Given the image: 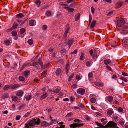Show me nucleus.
I'll use <instances>...</instances> for the list:
<instances>
[{"mask_svg":"<svg viewBox=\"0 0 128 128\" xmlns=\"http://www.w3.org/2000/svg\"><path fill=\"white\" fill-rule=\"evenodd\" d=\"M85 58V57L84 56V54L83 53H81V56H80V59L81 60H84Z\"/></svg>","mask_w":128,"mask_h":128,"instance_id":"nucleus-39","label":"nucleus"},{"mask_svg":"<svg viewBox=\"0 0 128 128\" xmlns=\"http://www.w3.org/2000/svg\"><path fill=\"white\" fill-rule=\"evenodd\" d=\"M93 76V73L92 72H89L88 74V78H92Z\"/></svg>","mask_w":128,"mask_h":128,"instance_id":"nucleus-43","label":"nucleus"},{"mask_svg":"<svg viewBox=\"0 0 128 128\" xmlns=\"http://www.w3.org/2000/svg\"><path fill=\"white\" fill-rule=\"evenodd\" d=\"M73 115L72 113L70 112L69 113H68V114L66 115V117H70L72 115Z\"/></svg>","mask_w":128,"mask_h":128,"instance_id":"nucleus-49","label":"nucleus"},{"mask_svg":"<svg viewBox=\"0 0 128 128\" xmlns=\"http://www.w3.org/2000/svg\"><path fill=\"white\" fill-rule=\"evenodd\" d=\"M124 120H120L119 121V123L122 126H123L124 124Z\"/></svg>","mask_w":128,"mask_h":128,"instance_id":"nucleus-38","label":"nucleus"},{"mask_svg":"<svg viewBox=\"0 0 128 128\" xmlns=\"http://www.w3.org/2000/svg\"><path fill=\"white\" fill-rule=\"evenodd\" d=\"M67 33H66V32H65L63 38V40L65 41L67 39Z\"/></svg>","mask_w":128,"mask_h":128,"instance_id":"nucleus-27","label":"nucleus"},{"mask_svg":"<svg viewBox=\"0 0 128 128\" xmlns=\"http://www.w3.org/2000/svg\"><path fill=\"white\" fill-rule=\"evenodd\" d=\"M47 74L46 71L44 70V71L42 73L41 75L43 77H45Z\"/></svg>","mask_w":128,"mask_h":128,"instance_id":"nucleus-28","label":"nucleus"},{"mask_svg":"<svg viewBox=\"0 0 128 128\" xmlns=\"http://www.w3.org/2000/svg\"><path fill=\"white\" fill-rule=\"evenodd\" d=\"M29 74L30 72L28 70L25 71L24 72V76L26 77H27Z\"/></svg>","mask_w":128,"mask_h":128,"instance_id":"nucleus-25","label":"nucleus"},{"mask_svg":"<svg viewBox=\"0 0 128 128\" xmlns=\"http://www.w3.org/2000/svg\"><path fill=\"white\" fill-rule=\"evenodd\" d=\"M95 9L94 8L93 6H92L91 8V10L92 13V14H94V13Z\"/></svg>","mask_w":128,"mask_h":128,"instance_id":"nucleus-57","label":"nucleus"},{"mask_svg":"<svg viewBox=\"0 0 128 128\" xmlns=\"http://www.w3.org/2000/svg\"><path fill=\"white\" fill-rule=\"evenodd\" d=\"M122 31L124 34H127L128 32V27L126 26H124L122 29Z\"/></svg>","mask_w":128,"mask_h":128,"instance_id":"nucleus-8","label":"nucleus"},{"mask_svg":"<svg viewBox=\"0 0 128 128\" xmlns=\"http://www.w3.org/2000/svg\"><path fill=\"white\" fill-rule=\"evenodd\" d=\"M124 22V20L123 18L118 19L117 21V24L119 27H121L123 26Z\"/></svg>","mask_w":128,"mask_h":128,"instance_id":"nucleus-2","label":"nucleus"},{"mask_svg":"<svg viewBox=\"0 0 128 128\" xmlns=\"http://www.w3.org/2000/svg\"><path fill=\"white\" fill-rule=\"evenodd\" d=\"M40 120L39 118L36 119L32 118L29 120L25 124V126L26 128H29L30 127L35 125H39L40 123Z\"/></svg>","mask_w":128,"mask_h":128,"instance_id":"nucleus-1","label":"nucleus"},{"mask_svg":"<svg viewBox=\"0 0 128 128\" xmlns=\"http://www.w3.org/2000/svg\"><path fill=\"white\" fill-rule=\"evenodd\" d=\"M76 123H74L70 125V127L71 128H76L77 127Z\"/></svg>","mask_w":128,"mask_h":128,"instance_id":"nucleus-30","label":"nucleus"},{"mask_svg":"<svg viewBox=\"0 0 128 128\" xmlns=\"http://www.w3.org/2000/svg\"><path fill=\"white\" fill-rule=\"evenodd\" d=\"M48 96V95L47 93L44 94L41 96L40 99V100H42L43 99L46 98L47 96Z\"/></svg>","mask_w":128,"mask_h":128,"instance_id":"nucleus-19","label":"nucleus"},{"mask_svg":"<svg viewBox=\"0 0 128 128\" xmlns=\"http://www.w3.org/2000/svg\"><path fill=\"white\" fill-rule=\"evenodd\" d=\"M10 89H12L11 84L5 85L4 86L3 88V89L4 90H6Z\"/></svg>","mask_w":128,"mask_h":128,"instance_id":"nucleus-12","label":"nucleus"},{"mask_svg":"<svg viewBox=\"0 0 128 128\" xmlns=\"http://www.w3.org/2000/svg\"><path fill=\"white\" fill-rule=\"evenodd\" d=\"M12 34L13 36H16L17 34V32L16 31L14 30L12 32Z\"/></svg>","mask_w":128,"mask_h":128,"instance_id":"nucleus-34","label":"nucleus"},{"mask_svg":"<svg viewBox=\"0 0 128 128\" xmlns=\"http://www.w3.org/2000/svg\"><path fill=\"white\" fill-rule=\"evenodd\" d=\"M74 74H73L71 75L70 76H69L68 78V81H70L71 80L73 76H74Z\"/></svg>","mask_w":128,"mask_h":128,"instance_id":"nucleus-62","label":"nucleus"},{"mask_svg":"<svg viewBox=\"0 0 128 128\" xmlns=\"http://www.w3.org/2000/svg\"><path fill=\"white\" fill-rule=\"evenodd\" d=\"M123 40L124 41L125 44L126 46H128V37L124 38L123 39Z\"/></svg>","mask_w":128,"mask_h":128,"instance_id":"nucleus-15","label":"nucleus"},{"mask_svg":"<svg viewBox=\"0 0 128 128\" xmlns=\"http://www.w3.org/2000/svg\"><path fill=\"white\" fill-rule=\"evenodd\" d=\"M46 14L47 16L48 17L52 16V14L51 12L48 11L46 12Z\"/></svg>","mask_w":128,"mask_h":128,"instance_id":"nucleus-41","label":"nucleus"},{"mask_svg":"<svg viewBox=\"0 0 128 128\" xmlns=\"http://www.w3.org/2000/svg\"><path fill=\"white\" fill-rule=\"evenodd\" d=\"M113 112V111L111 110H108L107 112L109 116H111Z\"/></svg>","mask_w":128,"mask_h":128,"instance_id":"nucleus-33","label":"nucleus"},{"mask_svg":"<svg viewBox=\"0 0 128 128\" xmlns=\"http://www.w3.org/2000/svg\"><path fill=\"white\" fill-rule=\"evenodd\" d=\"M68 40L66 44L68 45V49H69L72 44L74 42V38H72L68 39Z\"/></svg>","mask_w":128,"mask_h":128,"instance_id":"nucleus-6","label":"nucleus"},{"mask_svg":"<svg viewBox=\"0 0 128 128\" xmlns=\"http://www.w3.org/2000/svg\"><path fill=\"white\" fill-rule=\"evenodd\" d=\"M64 8L67 9L69 12H73L74 10V8H71L68 7H64Z\"/></svg>","mask_w":128,"mask_h":128,"instance_id":"nucleus-14","label":"nucleus"},{"mask_svg":"<svg viewBox=\"0 0 128 128\" xmlns=\"http://www.w3.org/2000/svg\"><path fill=\"white\" fill-rule=\"evenodd\" d=\"M60 5L62 6H67L68 5L67 4L64 3L63 2H60Z\"/></svg>","mask_w":128,"mask_h":128,"instance_id":"nucleus-56","label":"nucleus"},{"mask_svg":"<svg viewBox=\"0 0 128 128\" xmlns=\"http://www.w3.org/2000/svg\"><path fill=\"white\" fill-rule=\"evenodd\" d=\"M84 118L87 120H90V119L89 116L86 115L84 116Z\"/></svg>","mask_w":128,"mask_h":128,"instance_id":"nucleus-55","label":"nucleus"},{"mask_svg":"<svg viewBox=\"0 0 128 128\" xmlns=\"http://www.w3.org/2000/svg\"><path fill=\"white\" fill-rule=\"evenodd\" d=\"M28 42L30 45H32L33 43V41L32 39H30L28 40Z\"/></svg>","mask_w":128,"mask_h":128,"instance_id":"nucleus-45","label":"nucleus"},{"mask_svg":"<svg viewBox=\"0 0 128 128\" xmlns=\"http://www.w3.org/2000/svg\"><path fill=\"white\" fill-rule=\"evenodd\" d=\"M123 2H118L116 4V6L121 7L123 4Z\"/></svg>","mask_w":128,"mask_h":128,"instance_id":"nucleus-24","label":"nucleus"},{"mask_svg":"<svg viewBox=\"0 0 128 128\" xmlns=\"http://www.w3.org/2000/svg\"><path fill=\"white\" fill-rule=\"evenodd\" d=\"M113 12L112 11L109 12L106 14V15L108 16H111Z\"/></svg>","mask_w":128,"mask_h":128,"instance_id":"nucleus-51","label":"nucleus"},{"mask_svg":"<svg viewBox=\"0 0 128 128\" xmlns=\"http://www.w3.org/2000/svg\"><path fill=\"white\" fill-rule=\"evenodd\" d=\"M77 105L80 107L82 108H84L85 107L80 102L77 103Z\"/></svg>","mask_w":128,"mask_h":128,"instance_id":"nucleus-35","label":"nucleus"},{"mask_svg":"<svg viewBox=\"0 0 128 128\" xmlns=\"http://www.w3.org/2000/svg\"><path fill=\"white\" fill-rule=\"evenodd\" d=\"M35 3L38 6V7L40 5L41 2L40 0H37L35 2Z\"/></svg>","mask_w":128,"mask_h":128,"instance_id":"nucleus-47","label":"nucleus"},{"mask_svg":"<svg viewBox=\"0 0 128 128\" xmlns=\"http://www.w3.org/2000/svg\"><path fill=\"white\" fill-rule=\"evenodd\" d=\"M115 125H116V123L110 121L105 126L106 128H112Z\"/></svg>","mask_w":128,"mask_h":128,"instance_id":"nucleus-3","label":"nucleus"},{"mask_svg":"<svg viewBox=\"0 0 128 128\" xmlns=\"http://www.w3.org/2000/svg\"><path fill=\"white\" fill-rule=\"evenodd\" d=\"M30 112H28L24 114V116L26 118L28 117L30 114Z\"/></svg>","mask_w":128,"mask_h":128,"instance_id":"nucleus-58","label":"nucleus"},{"mask_svg":"<svg viewBox=\"0 0 128 128\" xmlns=\"http://www.w3.org/2000/svg\"><path fill=\"white\" fill-rule=\"evenodd\" d=\"M61 72V69L59 68L57 69L56 72V76L60 74Z\"/></svg>","mask_w":128,"mask_h":128,"instance_id":"nucleus-17","label":"nucleus"},{"mask_svg":"<svg viewBox=\"0 0 128 128\" xmlns=\"http://www.w3.org/2000/svg\"><path fill=\"white\" fill-rule=\"evenodd\" d=\"M5 44L7 45H9L10 43V41L9 40H6L4 41Z\"/></svg>","mask_w":128,"mask_h":128,"instance_id":"nucleus-44","label":"nucleus"},{"mask_svg":"<svg viewBox=\"0 0 128 128\" xmlns=\"http://www.w3.org/2000/svg\"><path fill=\"white\" fill-rule=\"evenodd\" d=\"M92 62H86V64L88 66H90L92 64Z\"/></svg>","mask_w":128,"mask_h":128,"instance_id":"nucleus-40","label":"nucleus"},{"mask_svg":"<svg viewBox=\"0 0 128 128\" xmlns=\"http://www.w3.org/2000/svg\"><path fill=\"white\" fill-rule=\"evenodd\" d=\"M90 100L92 103H94L96 102V99L93 98H90Z\"/></svg>","mask_w":128,"mask_h":128,"instance_id":"nucleus-46","label":"nucleus"},{"mask_svg":"<svg viewBox=\"0 0 128 128\" xmlns=\"http://www.w3.org/2000/svg\"><path fill=\"white\" fill-rule=\"evenodd\" d=\"M60 53L62 56L64 55L66 53V50L64 49H62L60 50Z\"/></svg>","mask_w":128,"mask_h":128,"instance_id":"nucleus-32","label":"nucleus"},{"mask_svg":"<svg viewBox=\"0 0 128 128\" xmlns=\"http://www.w3.org/2000/svg\"><path fill=\"white\" fill-rule=\"evenodd\" d=\"M20 32V34H22L21 36L22 38L24 37L26 34V32H25V30L24 28H21Z\"/></svg>","mask_w":128,"mask_h":128,"instance_id":"nucleus-10","label":"nucleus"},{"mask_svg":"<svg viewBox=\"0 0 128 128\" xmlns=\"http://www.w3.org/2000/svg\"><path fill=\"white\" fill-rule=\"evenodd\" d=\"M74 121L75 122H81V120L78 119H76L74 120Z\"/></svg>","mask_w":128,"mask_h":128,"instance_id":"nucleus-60","label":"nucleus"},{"mask_svg":"<svg viewBox=\"0 0 128 128\" xmlns=\"http://www.w3.org/2000/svg\"><path fill=\"white\" fill-rule=\"evenodd\" d=\"M118 110L119 112H123V110L122 108L119 107L118 108Z\"/></svg>","mask_w":128,"mask_h":128,"instance_id":"nucleus-50","label":"nucleus"},{"mask_svg":"<svg viewBox=\"0 0 128 128\" xmlns=\"http://www.w3.org/2000/svg\"><path fill=\"white\" fill-rule=\"evenodd\" d=\"M120 78V79H121L122 80V81H124L126 82H127L128 80L126 78H124L123 77H121Z\"/></svg>","mask_w":128,"mask_h":128,"instance_id":"nucleus-54","label":"nucleus"},{"mask_svg":"<svg viewBox=\"0 0 128 128\" xmlns=\"http://www.w3.org/2000/svg\"><path fill=\"white\" fill-rule=\"evenodd\" d=\"M24 15L22 13H20L16 15V18H22L24 17Z\"/></svg>","mask_w":128,"mask_h":128,"instance_id":"nucleus-22","label":"nucleus"},{"mask_svg":"<svg viewBox=\"0 0 128 128\" xmlns=\"http://www.w3.org/2000/svg\"><path fill=\"white\" fill-rule=\"evenodd\" d=\"M70 27L68 26H67V27H66V30H65V32L67 33H68V30H69L70 29Z\"/></svg>","mask_w":128,"mask_h":128,"instance_id":"nucleus-63","label":"nucleus"},{"mask_svg":"<svg viewBox=\"0 0 128 128\" xmlns=\"http://www.w3.org/2000/svg\"><path fill=\"white\" fill-rule=\"evenodd\" d=\"M32 98V96L30 93L28 94L26 96V98L27 100H30Z\"/></svg>","mask_w":128,"mask_h":128,"instance_id":"nucleus-18","label":"nucleus"},{"mask_svg":"<svg viewBox=\"0 0 128 128\" xmlns=\"http://www.w3.org/2000/svg\"><path fill=\"white\" fill-rule=\"evenodd\" d=\"M42 125L44 126H46L48 125L47 123L45 121H44L42 122Z\"/></svg>","mask_w":128,"mask_h":128,"instance_id":"nucleus-52","label":"nucleus"},{"mask_svg":"<svg viewBox=\"0 0 128 128\" xmlns=\"http://www.w3.org/2000/svg\"><path fill=\"white\" fill-rule=\"evenodd\" d=\"M36 21L33 20L30 21L29 24L30 26H32L35 25L36 24Z\"/></svg>","mask_w":128,"mask_h":128,"instance_id":"nucleus-13","label":"nucleus"},{"mask_svg":"<svg viewBox=\"0 0 128 128\" xmlns=\"http://www.w3.org/2000/svg\"><path fill=\"white\" fill-rule=\"evenodd\" d=\"M98 86L102 87L104 86V84L102 82H99Z\"/></svg>","mask_w":128,"mask_h":128,"instance_id":"nucleus-64","label":"nucleus"},{"mask_svg":"<svg viewBox=\"0 0 128 128\" xmlns=\"http://www.w3.org/2000/svg\"><path fill=\"white\" fill-rule=\"evenodd\" d=\"M60 90V89L58 88H56V89L54 90V92L55 93H58L59 92Z\"/></svg>","mask_w":128,"mask_h":128,"instance_id":"nucleus-53","label":"nucleus"},{"mask_svg":"<svg viewBox=\"0 0 128 128\" xmlns=\"http://www.w3.org/2000/svg\"><path fill=\"white\" fill-rule=\"evenodd\" d=\"M12 100L14 102H16L17 101L18 98L15 96H12Z\"/></svg>","mask_w":128,"mask_h":128,"instance_id":"nucleus-29","label":"nucleus"},{"mask_svg":"<svg viewBox=\"0 0 128 128\" xmlns=\"http://www.w3.org/2000/svg\"><path fill=\"white\" fill-rule=\"evenodd\" d=\"M96 22V21L95 20H93L92 21L90 26L91 28H93L94 27Z\"/></svg>","mask_w":128,"mask_h":128,"instance_id":"nucleus-23","label":"nucleus"},{"mask_svg":"<svg viewBox=\"0 0 128 128\" xmlns=\"http://www.w3.org/2000/svg\"><path fill=\"white\" fill-rule=\"evenodd\" d=\"M18 26V24H16L15 22H14V24L12 28L13 30L16 28Z\"/></svg>","mask_w":128,"mask_h":128,"instance_id":"nucleus-36","label":"nucleus"},{"mask_svg":"<svg viewBox=\"0 0 128 128\" xmlns=\"http://www.w3.org/2000/svg\"><path fill=\"white\" fill-rule=\"evenodd\" d=\"M85 91V89L80 88L77 90V92L78 93L80 94L81 95H83L84 94Z\"/></svg>","mask_w":128,"mask_h":128,"instance_id":"nucleus-7","label":"nucleus"},{"mask_svg":"<svg viewBox=\"0 0 128 128\" xmlns=\"http://www.w3.org/2000/svg\"><path fill=\"white\" fill-rule=\"evenodd\" d=\"M39 63L40 65V66L41 67V69L42 70H43L44 68H46L47 66L49 64H45L44 65V66L42 62V61H39Z\"/></svg>","mask_w":128,"mask_h":128,"instance_id":"nucleus-11","label":"nucleus"},{"mask_svg":"<svg viewBox=\"0 0 128 128\" xmlns=\"http://www.w3.org/2000/svg\"><path fill=\"white\" fill-rule=\"evenodd\" d=\"M35 66L34 62H29L23 64L22 66V68H24L25 66Z\"/></svg>","mask_w":128,"mask_h":128,"instance_id":"nucleus-5","label":"nucleus"},{"mask_svg":"<svg viewBox=\"0 0 128 128\" xmlns=\"http://www.w3.org/2000/svg\"><path fill=\"white\" fill-rule=\"evenodd\" d=\"M9 97V96L8 94H5L2 96V98L3 99H5L8 98Z\"/></svg>","mask_w":128,"mask_h":128,"instance_id":"nucleus-48","label":"nucleus"},{"mask_svg":"<svg viewBox=\"0 0 128 128\" xmlns=\"http://www.w3.org/2000/svg\"><path fill=\"white\" fill-rule=\"evenodd\" d=\"M20 85L18 84H14L13 85H11V88L14 89L19 87Z\"/></svg>","mask_w":128,"mask_h":128,"instance_id":"nucleus-21","label":"nucleus"},{"mask_svg":"<svg viewBox=\"0 0 128 128\" xmlns=\"http://www.w3.org/2000/svg\"><path fill=\"white\" fill-rule=\"evenodd\" d=\"M65 68L66 74L67 75L70 68V64H67L65 66Z\"/></svg>","mask_w":128,"mask_h":128,"instance_id":"nucleus-9","label":"nucleus"},{"mask_svg":"<svg viewBox=\"0 0 128 128\" xmlns=\"http://www.w3.org/2000/svg\"><path fill=\"white\" fill-rule=\"evenodd\" d=\"M110 62V60L109 59L106 60L104 61V63L106 65L108 64Z\"/></svg>","mask_w":128,"mask_h":128,"instance_id":"nucleus-31","label":"nucleus"},{"mask_svg":"<svg viewBox=\"0 0 128 128\" xmlns=\"http://www.w3.org/2000/svg\"><path fill=\"white\" fill-rule=\"evenodd\" d=\"M24 94V92L22 91H20L17 92L16 94V95L18 96H22Z\"/></svg>","mask_w":128,"mask_h":128,"instance_id":"nucleus-20","label":"nucleus"},{"mask_svg":"<svg viewBox=\"0 0 128 128\" xmlns=\"http://www.w3.org/2000/svg\"><path fill=\"white\" fill-rule=\"evenodd\" d=\"M25 79L24 78V77L22 76H20L18 78V79L20 81H24L25 80Z\"/></svg>","mask_w":128,"mask_h":128,"instance_id":"nucleus-42","label":"nucleus"},{"mask_svg":"<svg viewBox=\"0 0 128 128\" xmlns=\"http://www.w3.org/2000/svg\"><path fill=\"white\" fill-rule=\"evenodd\" d=\"M90 53V56L93 58H94L96 56V58H97V54L96 53V50L93 51L92 50H90L89 51Z\"/></svg>","mask_w":128,"mask_h":128,"instance_id":"nucleus-4","label":"nucleus"},{"mask_svg":"<svg viewBox=\"0 0 128 128\" xmlns=\"http://www.w3.org/2000/svg\"><path fill=\"white\" fill-rule=\"evenodd\" d=\"M66 2L68 3L71 2H74V0H67Z\"/></svg>","mask_w":128,"mask_h":128,"instance_id":"nucleus-59","label":"nucleus"},{"mask_svg":"<svg viewBox=\"0 0 128 128\" xmlns=\"http://www.w3.org/2000/svg\"><path fill=\"white\" fill-rule=\"evenodd\" d=\"M80 16V14L78 13L75 16V21H77L79 19Z\"/></svg>","mask_w":128,"mask_h":128,"instance_id":"nucleus-26","label":"nucleus"},{"mask_svg":"<svg viewBox=\"0 0 128 128\" xmlns=\"http://www.w3.org/2000/svg\"><path fill=\"white\" fill-rule=\"evenodd\" d=\"M107 98V102H111L113 99V98L112 96H108Z\"/></svg>","mask_w":128,"mask_h":128,"instance_id":"nucleus-16","label":"nucleus"},{"mask_svg":"<svg viewBox=\"0 0 128 128\" xmlns=\"http://www.w3.org/2000/svg\"><path fill=\"white\" fill-rule=\"evenodd\" d=\"M96 113L97 115H98L101 117H102L103 116L102 114L98 112H96Z\"/></svg>","mask_w":128,"mask_h":128,"instance_id":"nucleus-61","label":"nucleus"},{"mask_svg":"<svg viewBox=\"0 0 128 128\" xmlns=\"http://www.w3.org/2000/svg\"><path fill=\"white\" fill-rule=\"evenodd\" d=\"M118 83L120 84H121L122 85H124V83L123 81H122V80L120 79V78L119 80H118Z\"/></svg>","mask_w":128,"mask_h":128,"instance_id":"nucleus-37","label":"nucleus"}]
</instances>
